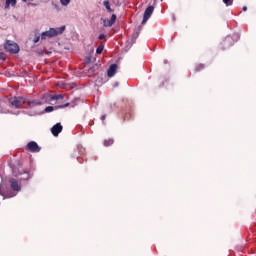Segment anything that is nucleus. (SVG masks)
I'll use <instances>...</instances> for the list:
<instances>
[{
    "mask_svg": "<svg viewBox=\"0 0 256 256\" xmlns=\"http://www.w3.org/2000/svg\"><path fill=\"white\" fill-rule=\"evenodd\" d=\"M61 5H63L64 7H67V5H69V3H71V0H60Z\"/></svg>",
    "mask_w": 256,
    "mask_h": 256,
    "instance_id": "dca6fc26",
    "label": "nucleus"
},
{
    "mask_svg": "<svg viewBox=\"0 0 256 256\" xmlns=\"http://www.w3.org/2000/svg\"><path fill=\"white\" fill-rule=\"evenodd\" d=\"M242 10H243V11H247V6H244V7L242 8Z\"/></svg>",
    "mask_w": 256,
    "mask_h": 256,
    "instance_id": "393cba45",
    "label": "nucleus"
},
{
    "mask_svg": "<svg viewBox=\"0 0 256 256\" xmlns=\"http://www.w3.org/2000/svg\"><path fill=\"white\" fill-rule=\"evenodd\" d=\"M65 98V96H63V94H57V95H54V96H52V101H59V99H64Z\"/></svg>",
    "mask_w": 256,
    "mask_h": 256,
    "instance_id": "ddd939ff",
    "label": "nucleus"
},
{
    "mask_svg": "<svg viewBox=\"0 0 256 256\" xmlns=\"http://www.w3.org/2000/svg\"><path fill=\"white\" fill-rule=\"evenodd\" d=\"M9 111H7V110H3V111H1V113H8Z\"/></svg>",
    "mask_w": 256,
    "mask_h": 256,
    "instance_id": "cd10ccee",
    "label": "nucleus"
},
{
    "mask_svg": "<svg viewBox=\"0 0 256 256\" xmlns=\"http://www.w3.org/2000/svg\"><path fill=\"white\" fill-rule=\"evenodd\" d=\"M115 73H117V64H112V65H110V67L107 71V75H108V77H114Z\"/></svg>",
    "mask_w": 256,
    "mask_h": 256,
    "instance_id": "9d476101",
    "label": "nucleus"
},
{
    "mask_svg": "<svg viewBox=\"0 0 256 256\" xmlns=\"http://www.w3.org/2000/svg\"><path fill=\"white\" fill-rule=\"evenodd\" d=\"M117 21V15L113 14L110 20H104V27H113Z\"/></svg>",
    "mask_w": 256,
    "mask_h": 256,
    "instance_id": "1a4fd4ad",
    "label": "nucleus"
},
{
    "mask_svg": "<svg viewBox=\"0 0 256 256\" xmlns=\"http://www.w3.org/2000/svg\"><path fill=\"white\" fill-rule=\"evenodd\" d=\"M55 108L53 106H48L45 108L46 113H51Z\"/></svg>",
    "mask_w": 256,
    "mask_h": 256,
    "instance_id": "a211bd4d",
    "label": "nucleus"
},
{
    "mask_svg": "<svg viewBox=\"0 0 256 256\" xmlns=\"http://www.w3.org/2000/svg\"><path fill=\"white\" fill-rule=\"evenodd\" d=\"M17 5V0H6L4 9H9V7H15Z\"/></svg>",
    "mask_w": 256,
    "mask_h": 256,
    "instance_id": "9b49d317",
    "label": "nucleus"
},
{
    "mask_svg": "<svg viewBox=\"0 0 256 256\" xmlns=\"http://www.w3.org/2000/svg\"><path fill=\"white\" fill-rule=\"evenodd\" d=\"M105 117H106V116L103 115V116L101 117V120L104 121V120H105Z\"/></svg>",
    "mask_w": 256,
    "mask_h": 256,
    "instance_id": "bb28decb",
    "label": "nucleus"
},
{
    "mask_svg": "<svg viewBox=\"0 0 256 256\" xmlns=\"http://www.w3.org/2000/svg\"><path fill=\"white\" fill-rule=\"evenodd\" d=\"M4 55L2 52H0V59H3Z\"/></svg>",
    "mask_w": 256,
    "mask_h": 256,
    "instance_id": "b1692460",
    "label": "nucleus"
},
{
    "mask_svg": "<svg viewBox=\"0 0 256 256\" xmlns=\"http://www.w3.org/2000/svg\"><path fill=\"white\" fill-rule=\"evenodd\" d=\"M4 47L9 53H19V45L13 41H7Z\"/></svg>",
    "mask_w": 256,
    "mask_h": 256,
    "instance_id": "7ed1b4c3",
    "label": "nucleus"
},
{
    "mask_svg": "<svg viewBox=\"0 0 256 256\" xmlns=\"http://www.w3.org/2000/svg\"><path fill=\"white\" fill-rule=\"evenodd\" d=\"M8 101L12 107H15V109H19L26 104V100L23 97H12Z\"/></svg>",
    "mask_w": 256,
    "mask_h": 256,
    "instance_id": "f03ea898",
    "label": "nucleus"
},
{
    "mask_svg": "<svg viewBox=\"0 0 256 256\" xmlns=\"http://www.w3.org/2000/svg\"><path fill=\"white\" fill-rule=\"evenodd\" d=\"M27 1H28V3H33V1H35V0H22L23 3H27Z\"/></svg>",
    "mask_w": 256,
    "mask_h": 256,
    "instance_id": "4be33fe9",
    "label": "nucleus"
},
{
    "mask_svg": "<svg viewBox=\"0 0 256 256\" xmlns=\"http://www.w3.org/2000/svg\"><path fill=\"white\" fill-rule=\"evenodd\" d=\"M113 143H114L113 139L104 140L105 147H111V145H113Z\"/></svg>",
    "mask_w": 256,
    "mask_h": 256,
    "instance_id": "4468645a",
    "label": "nucleus"
},
{
    "mask_svg": "<svg viewBox=\"0 0 256 256\" xmlns=\"http://www.w3.org/2000/svg\"><path fill=\"white\" fill-rule=\"evenodd\" d=\"M61 107H69V103H66L64 106Z\"/></svg>",
    "mask_w": 256,
    "mask_h": 256,
    "instance_id": "a878e982",
    "label": "nucleus"
},
{
    "mask_svg": "<svg viewBox=\"0 0 256 256\" xmlns=\"http://www.w3.org/2000/svg\"><path fill=\"white\" fill-rule=\"evenodd\" d=\"M103 5L106 8V10L108 11V13H113V10L111 9V4L109 3L108 0H104Z\"/></svg>",
    "mask_w": 256,
    "mask_h": 256,
    "instance_id": "f8f14e48",
    "label": "nucleus"
},
{
    "mask_svg": "<svg viewBox=\"0 0 256 256\" xmlns=\"http://www.w3.org/2000/svg\"><path fill=\"white\" fill-rule=\"evenodd\" d=\"M232 39L231 37H226L224 40V45H227V43H231Z\"/></svg>",
    "mask_w": 256,
    "mask_h": 256,
    "instance_id": "6ab92c4d",
    "label": "nucleus"
},
{
    "mask_svg": "<svg viewBox=\"0 0 256 256\" xmlns=\"http://www.w3.org/2000/svg\"><path fill=\"white\" fill-rule=\"evenodd\" d=\"M223 3L226 4V7H230V5H233V0H223Z\"/></svg>",
    "mask_w": 256,
    "mask_h": 256,
    "instance_id": "f3484780",
    "label": "nucleus"
},
{
    "mask_svg": "<svg viewBox=\"0 0 256 256\" xmlns=\"http://www.w3.org/2000/svg\"><path fill=\"white\" fill-rule=\"evenodd\" d=\"M27 147H28L29 151H31L32 153H39V151H41V148L35 141L29 142L27 144Z\"/></svg>",
    "mask_w": 256,
    "mask_h": 256,
    "instance_id": "423d86ee",
    "label": "nucleus"
},
{
    "mask_svg": "<svg viewBox=\"0 0 256 256\" xmlns=\"http://www.w3.org/2000/svg\"><path fill=\"white\" fill-rule=\"evenodd\" d=\"M65 31V26H61L59 28H50L49 31L43 32L41 35V39H47L51 37H57V35H61Z\"/></svg>",
    "mask_w": 256,
    "mask_h": 256,
    "instance_id": "f257e3e1",
    "label": "nucleus"
},
{
    "mask_svg": "<svg viewBox=\"0 0 256 256\" xmlns=\"http://www.w3.org/2000/svg\"><path fill=\"white\" fill-rule=\"evenodd\" d=\"M39 39H40V37L37 36V37L34 39V43H39Z\"/></svg>",
    "mask_w": 256,
    "mask_h": 256,
    "instance_id": "5701e85b",
    "label": "nucleus"
},
{
    "mask_svg": "<svg viewBox=\"0 0 256 256\" xmlns=\"http://www.w3.org/2000/svg\"><path fill=\"white\" fill-rule=\"evenodd\" d=\"M98 39H99L100 41H102V39H105V34H100Z\"/></svg>",
    "mask_w": 256,
    "mask_h": 256,
    "instance_id": "412c9836",
    "label": "nucleus"
},
{
    "mask_svg": "<svg viewBox=\"0 0 256 256\" xmlns=\"http://www.w3.org/2000/svg\"><path fill=\"white\" fill-rule=\"evenodd\" d=\"M9 182H10L11 188L14 191H21V185H19V181H17L15 178H11Z\"/></svg>",
    "mask_w": 256,
    "mask_h": 256,
    "instance_id": "6e6552de",
    "label": "nucleus"
},
{
    "mask_svg": "<svg viewBox=\"0 0 256 256\" xmlns=\"http://www.w3.org/2000/svg\"><path fill=\"white\" fill-rule=\"evenodd\" d=\"M24 177L22 179H29L31 177V175L29 174V172H24Z\"/></svg>",
    "mask_w": 256,
    "mask_h": 256,
    "instance_id": "aec40b11",
    "label": "nucleus"
},
{
    "mask_svg": "<svg viewBox=\"0 0 256 256\" xmlns=\"http://www.w3.org/2000/svg\"><path fill=\"white\" fill-rule=\"evenodd\" d=\"M61 131H63L61 123H57L51 128V133L54 137H59V133H61Z\"/></svg>",
    "mask_w": 256,
    "mask_h": 256,
    "instance_id": "0eeeda50",
    "label": "nucleus"
},
{
    "mask_svg": "<svg viewBox=\"0 0 256 256\" xmlns=\"http://www.w3.org/2000/svg\"><path fill=\"white\" fill-rule=\"evenodd\" d=\"M25 105L27 109H34V107L43 105V102L41 100H26Z\"/></svg>",
    "mask_w": 256,
    "mask_h": 256,
    "instance_id": "39448f33",
    "label": "nucleus"
},
{
    "mask_svg": "<svg viewBox=\"0 0 256 256\" xmlns=\"http://www.w3.org/2000/svg\"><path fill=\"white\" fill-rule=\"evenodd\" d=\"M153 11H155V7L153 6H149L148 8H146L144 12L143 20H142V25H145V23H147V21L151 19V16L153 15Z\"/></svg>",
    "mask_w": 256,
    "mask_h": 256,
    "instance_id": "20e7f679",
    "label": "nucleus"
},
{
    "mask_svg": "<svg viewBox=\"0 0 256 256\" xmlns=\"http://www.w3.org/2000/svg\"><path fill=\"white\" fill-rule=\"evenodd\" d=\"M103 49H104L103 45L98 46V48L96 49V53L98 55H101L103 53Z\"/></svg>",
    "mask_w": 256,
    "mask_h": 256,
    "instance_id": "2eb2a0df",
    "label": "nucleus"
}]
</instances>
